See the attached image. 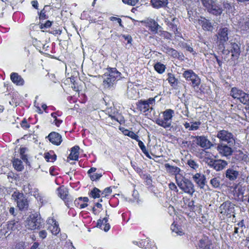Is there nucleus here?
Here are the masks:
<instances>
[{
    "instance_id": "42",
    "label": "nucleus",
    "mask_w": 249,
    "mask_h": 249,
    "mask_svg": "<svg viewBox=\"0 0 249 249\" xmlns=\"http://www.w3.org/2000/svg\"><path fill=\"white\" fill-rule=\"evenodd\" d=\"M206 161L210 166L213 167L214 169L218 171V160H213L208 157Z\"/></svg>"
},
{
    "instance_id": "4",
    "label": "nucleus",
    "mask_w": 249,
    "mask_h": 249,
    "mask_svg": "<svg viewBox=\"0 0 249 249\" xmlns=\"http://www.w3.org/2000/svg\"><path fill=\"white\" fill-rule=\"evenodd\" d=\"M162 118L159 117L155 120V123L158 125L168 128L171 127L172 120L174 115V111L172 109H167L161 113Z\"/></svg>"
},
{
    "instance_id": "40",
    "label": "nucleus",
    "mask_w": 249,
    "mask_h": 249,
    "mask_svg": "<svg viewBox=\"0 0 249 249\" xmlns=\"http://www.w3.org/2000/svg\"><path fill=\"white\" fill-rule=\"evenodd\" d=\"M231 55L233 57H237L240 54V48L238 45L236 43L231 44Z\"/></svg>"
},
{
    "instance_id": "25",
    "label": "nucleus",
    "mask_w": 249,
    "mask_h": 249,
    "mask_svg": "<svg viewBox=\"0 0 249 249\" xmlns=\"http://www.w3.org/2000/svg\"><path fill=\"white\" fill-rule=\"evenodd\" d=\"M152 6L156 9L165 8L168 4V0H150Z\"/></svg>"
},
{
    "instance_id": "43",
    "label": "nucleus",
    "mask_w": 249,
    "mask_h": 249,
    "mask_svg": "<svg viewBox=\"0 0 249 249\" xmlns=\"http://www.w3.org/2000/svg\"><path fill=\"white\" fill-rule=\"evenodd\" d=\"M160 36L163 37L164 39H171L172 37V34L166 31L160 30L157 33Z\"/></svg>"
},
{
    "instance_id": "13",
    "label": "nucleus",
    "mask_w": 249,
    "mask_h": 249,
    "mask_svg": "<svg viewBox=\"0 0 249 249\" xmlns=\"http://www.w3.org/2000/svg\"><path fill=\"white\" fill-rule=\"evenodd\" d=\"M47 224L48 225V230H49L53 235H56L60 229L59 227L58 222L53 217H50L47 220Z\"/></svg>"
},
{
    "instance_id": "8",
    "label": "nucleus",
    "mask_w": 249,
    "mask_h": 249,
    "mask_svg": "<svg viewBox=\"0 0 249 249\" xmlns=\"http://www.w3.org/2000/svg\"><path fill=\"white\" fill-rule=\"evenodd\" d=\"M231 95L234 99H237L243 104H249V94L242 90L233 88L231 91Z\"/></svg>"
},
{
    "instance_id": "53",
    "label": "nucleus",
    "mask_w": 249,
    "mask_h": 249,
    "mask_svg": "<svg viewBox=\"0 0 249 249\" xmlns=\"http://www.w3.org/2000/svg\"><path fill=\"white\" fill-rule=\"evenodd\" d=\"M52 21L48 20L44 23L39 24V27L41 29L49 28L52 26Z\"/></svg>"
},
{
    "instance_id": "21",
    "label": "nucleus",
    "mask_w": 249,
    "mask_h": 249,
    "mask_svg": "<svg viewBox=\"0 0 249 249\" xmlns=\"http://www.w3.org/2000/svg\"><path fill=\"white\" fill-rule=\"evenodd\" d=\"M89 201L88 197H79L74 200V204L75 207L82 209L88 206Z\"/></svg>"
},
{
    "instance_id": "63",
    "label": "nucleus",
    "mask_w": 249,
    "mask_h": 249,
    "mask_svg": "<svg viewBox=\"0 0 249 249\" xmlns=\"http://www.w3.org/2000/svg\"><path fill=\"white\" fill-rule=\"evenodd\" d=\"M210 183L213 188L218 187V180L216 178H212L210 181Z\"/></svg>"
},
{
    "instance_id": "24",
    "label": "nucleus",
    "mask_w": 249,
    "mask_h": 249,
    "mask_svg": "<svg viewBox=\"0 0 249 249\" xmlns=\"http://www.w3.org/2000/svg\"><path fill=\"white\" fill-rule=\"evenodd\" d=\"M231 146V145H230L229 144L227 145L223 143H221L220 145L219 144V152L226 157L231 155L232 152Z\"/></svg>"
},
{
    "instance_id": "31",
    "label": "nucleus",
    "mask_w": 249,
    "mask_h": 249,
    "mask_svg": "<svg viewBox=\"0 0 249 249\" xmlns=\"http://www.w3.org/2000/svg\"><path fill=\"white\" fill-rule=\"evenodd\" d=\"M19 225L18 221L12 220L7 222V229L9 231H15L18 230Z\"/></svg>"
},
{
    "instance_id": "5",
    "label": "nucleus",
    "mask_w": 249,
    "mask_h": 249,
    "mask_svg": "<svg viewBox=\"0 0 249 249\" xmlns=\"http://www.w3.org/2000/svg\"><path fill=\"white\" fill-rule=\"evenodd\" d=\"M176 183L180 190L190 196H192L195 192L194 184L190 180L185 178L184 177H182Z\"/></svg>"
},
{
    "instance_id": "2",
    "label": "nucleus",
    "mask_w": 249,
    "mask_h": 249,
    "mask_svg": "<svg viewBox=\"0 0 249 249\" xmlns=\"http://www.w3.org/2000/svg\"><path fill=\"white\" fill-rule=\"evenodd\" d=\"M44 222L40 215L36 213L30 214L26 220V226L30 230H40L44 228Z\"/></svg>"
},
{
    "instance_id": "11",
    "label": "nucleus",
    "mask_w": 249,
    "mask_h": 249,
    "mask_svg": "<svg viewBox=\"0 0 249 249\" xmlns=\"http://www.w3.org/2000/svg\"><path fill=\"white\" fill-rule=\"evenodd\" d=\"M198 247V249H216V245L208 237L204 236L199 240Z\"/></svg>"
},
{
    "instance_id": "55",
    "label": "nucleus",
    "mask_w": 249,
    "mask_h": 249,
    "mask_svg": "<svg viewBox=\"0 0 249 249\" xmlns=\"http://www.w3.org/2000/svg\"><path fill=\"white\" fill-rule=\"evenodd\" d=\"M122 1L124 4L134 6L138 2L139 0H122Z\"/></svg>"
},
{
    "instance_id": "37",
    "label": "nucleus",
    "mask_w": 249,
    "mask_h": 249,
    "mask_svg": "<svg viewBox=\"0 0 249 249\" xmlns=\"http://www.w3.org/2000/svg\"><path fill=\"white\" fill-rule=\"evenodd\" d=\"M179 112L186 117L189 116V111L188 107L186 105H177Z\"/></svg>"
},
{
    "instance_id": "33",
    "label": "nucleus",
    "mask_w": 249,
    "mask_h": 249,
    "mask_svg": "<svg viewBox=\"0 0 249 249\" xmlns=\"http://www.w3.org/2000/svg\"><path fill=\"white\" fill-rule=\"evenodd\" d=\"M89 197L94 199L99 198L101 196V191L96 187H94L90 192L89 193Z\"/></svg>"
},
{
    "instance_id": "54",
    "label": "nucleus",
    "mask_w": 249,
    "mask_h": 249,
    "mask_svg": "<svg viewBox=\"0 0 249 249\" xmlns=\"http://www.w3.org/2000/svg\"><path fill=\"white\" fill-rule=\"evenodd\" d=\"M188 165L192 168L196 169L198 167V164L193 160H189L187 161Z\"/></svg>"
},
{
    "instance_id": "41",
    "label": "nucleus",
    "mask_w": 249,
    "mask_h": 249,
    "mask_svg": "<svg viewBox=\"0 0 249 249\" xmlns=\"http://www.w3.org/2000/svg\"><path fill=\"white\" fill-rule=\"evenodd\" d=\"M167 80L172 86L177 85L178 79L175 77L173 73H168L167 74Z\"/></svg>"
},
{
    "instance_id": "28",
    "label": "nucleus",
    "mask_w": 249,
    "mask_h": 249,
    "mask_svg": "<svg viewBox=\"0 0 249 249\" xmlns=\"http://www.w3.org/2000/svg\"><path fill=\"white\" fill-rule=\"evenodd\" d=\"M166 53L174 58L180 59L183 56L182 53H180L175 49L170 47L166 48Z\"/></svg>"
},
{
    "instance_id": "64",
    "label": "nucleus",
    "mask_w": 249,
    "mask_h": 249,
    "mask_svg": "<svg viewBox=\"0 0 249 249\" xmlns=\"http://www.w3.org/2000/svg\"><path fill=\"white\" fill-rule=\"evenodd\" d=\"M38 234L40 238L44 239L47 237V232L45 230H41L38 232Z\"/></svg>"
},
{
    "instance_id": "12",
    "label": "nucleus",
    "mask_w": 249,
    "mask_h": 249,
    "mask_svg": "<svg viewBox=\"0 0 249 249\" xmlns=\"http://www.w3.org/2000/svg\"><path fill=\"white\" fill-rule=\"evenodd\" d=\"M219 139L222 142H227L230 145H232L234 142L232 133L226 130H221L219 132Z\"/></svg>"
},
{
    "instance_id": "34",
    "label": "nucleus",
    "mask_w": 249,
    "mask_h": 249,
    "mask_svg": "<svg viewBox=\"0 0 249 249\" xmlns=\"http://www.w3.org/2000/svg\"><path fill=\"white\" fill-rule=\"evenodd\" d=\"M57 156L53 151H50L44 154V158L48 162H54L56 160Z\"/></svg>"
},
{
    "instance_id": "44",
    "label": "nucleus",
    "mask_w": 249,
    "mask_h": 249,
    "mask_svg": "<svg viewBox=\"0 0 249 249\" xmlns=\"http://www.w3.org/2000/svg\"><path fill=\"white\" fill-rule=\"evenodd\" d=\"M175 21L178 22V20L177 18L174 17L172 18V22H169L167 23V25L170 27L173 32L174 31H177L178 25L175 23Z\"/></svg>"
},
{
    "instance_id": "27",
    "label": "nucleus",
    "mask_w": 249,
    "mask_h": 249,
    "mask_svg": "<svg viewBox=\"0 0 249 249\" xmlns=\"http://www.w3.org/2000/svg\"><path fill=\"white\" fill-rule=\"evenodd\" d=\"M97 170V168L95 167H91L88 171V174L89 175V176L91 179V181H97L99 180L103 176L102 173H95L93 174H91L92 173L95 172Z\"/></svg>"
},
{
    "instance_id": "39",
    "label": "nucleus",
    "mask_w": 249,
    "mask_h": 249,
    "mask_svg": "<svg viewBox=\"0 0 249 249\" xmlns=\"http://www.w3.org/2000/svg\"><path fill=\"white\" fill-rule=\"evenodd\" d=\"M155 70L159 73L162 74L165 70V66L160 62H157L154 66Z\"/></svg>"
},
{
    "instance_id": "22",
    "label": "nucleus",
    "mask_w": 249,
    "mask_h": 249,
    "mask_svg": "<svg viewBox=\"0 0 249 249\" xmlns=\"http://www.w3.org/2000/svg\"><path fill=\"white\" fill-rule=\"evenodd\" d=\"M10 79L17 86H22L24 84L23 78L17 72H12L10 74Z\"/></svg>"
},
{
    "instance_id": "19",
    "label": "nucleus",
    "mask_w": 249,
    "mask_h": 249,
    "mask_svg": "<svg viewBox=\"0 0 249 249\" xmlns=\"http://www.w3.org/2000/svg\"><path fill=\"white\" fill-rule=\"evenodd\" d=\"M145 23L146 27L148 28L150 32L154 34H157L159 29L161 28L159 24L155 20L152 19L145 22Z\"/></svg>"
},
{
    "instance_id": "3",
    "label": "nucleus",
    "mask_w": 249,
    "mask_h": 249,
    "mask_svg": "<svg viewBox=\"0 0 249 249\" xmlns=\"http://www.w3.org/2000/svg\"><path fill=\"white\" fill-rule=\"evenodd\" d=\"M156 97H150L147 100H139L136 103V109L141 113L145 115L150 113L156 103Z\"/></svg>"
},
{
    "instance_id": "45",
    "label": "nucleus",
    "mask_w": 249,
    "mask_h": 249,
    "mask_svg": "<svg viewBox=\"0 0 249 249\" xmlns=\"http://www.w3.org/2000/svg\"><path fill=\"white\" fill-rule=\"evenodd\" d=\"M22 189L26 194L32 195V191L34 188L31 184L27 183L23 185Z\"/></svg>"
},
{
    "instance_id": "35",
    "label": "nucleus",
    "mask_w": 249,
    "mask_h": 249,
    "mask_svg": "<svg viewBox=\"0 0 249 249\" xmlns=\"http://www.w3.org/2000/svg\"><path fill=\"white\" fill-rule=\"evenodd\" d=\"M48 7V5H46L44 6V8L41 10L37 12L38 18L40 20H45L48 18L49 16L47 14L46 10V8Z\"/></svg>"
},
{
    "instance_id": "15",
    "label": "nucleus",
    "mask_w": 249,
    "mask_h": 249,
    "mask_svg": "<svg viewBox=\"0 0 249 249\" xmlns=\"http://www.w3.org/2000/svg\"><path fill=\"white\" fill-rule=\"evenodd\" d=\"M164 166L168 173L175 176L176 182L178 181L180 178L183 177L180 174L181 169L179 167L176 166L171 165L169 163H165Z\"/></svg>"
},
{
    "instance_id": "9",
    "label": "nucleus",
    "mask_w": 249,
    "mask_h": 249,
    "mask_svg": "<svg viewBox=\"0 0 249 249\" xmlns=\"http://www.w3.org/2000/svg\"><path fill=\"white\" fill-rule=\"evenodd\" d=\"M228 29L227 27H224L220 29V32L219 33V50L222 49L224 53H227V52L229 53V51L226 50V45H228L227 41L228 39Z\"/></svg>"
},
{
    "instance_id": "57",
    "label": "nucleus",
    "mask_w": 249,
    "mask_h": 249,
    "mask_svg": "<svg viewBox=\"0 0 249 249\" xmlns=\"http://www.w3.org/2000/svg\"><path fill=\"white\" fill-rule=\"evenodd\" d=\"M169 188L170 190L173 191L176 193H178V189L176 185L174 182H170L168 184Z\"/></svg>"
},
{
    "instance_id": "49",
    "label": "nucleus",
    "mask_w": 249,
    "mask_h": 249,
    "mask_svg": "<svg viewBox=\"0 0 249 249\" xmlns=\"http://www.w3.org/2000/svg\"><path fill=\"white\" fill-rule=\"evenodd\" d=\"M52 117L53 119V121L52 122V124H54L57 127H59L63 123V120L56 116H53Z\"/></svg>"
},
{
    "instance_id": "18",
    "label": "nucleus",
    "mask_w": 249,
    "mask_h": 249,
    "mask_svg": "<svg viewBox=\"0 0 249 249\" xmlns=\"http://www.w3.org/2000/svg\"><path fill=\"white\" fill-rule=\"evenodd\" d=\"M193 179L196 183L201 189H203L205 183H206V179L205 176L200 173H196L193 176Z\"/></svg>"
},
{
    "instance_id": "1",
    "label": "nucleus",
    "mask_w": 249,
    "mask_h": 249,
    "mask_svg": "<svg viewBox=\"0 0 249 249\" xmlns=\"http://www.w3.org/2000/svg\"><path fill=\"white\" fill-rule=\"evenodd\" d=\"M107 72L104 74V79L103 85L105 88H109L113 86L116 79L120 76V72L116 68H107Z\"/></svg>"
},
{
    "instance_id": "38",
    "label": "nucleus",
    "mask_w": 249,
    "mask_h": 249,
    "mask_svg": "<svg viewBox=\"0 0 249 249\" xmlns=\"http://www.w3.org/2000/svg\"><path fill=\"white\" fill-rule=\"evenodd\" d=\"M137 142H138V145L140 147V149L143 152V153L149 159H151L152 157L150 155L147 149H146L145 145L143 142L141 141L140 139L138 140Z\"/></svg>"
},
{
    "instance_id": "6",
    "label": "nucleus",
    "mask_w": 249,
    "mask_h": 249,
    "mask_svg": "<svg viewBox=\"0 0 249 249\" xmlns=\"http://www.w3.org/2000/svg\"><path fill=\"white\" fill-rule=\"evenodd\" d=\"M16 202L17 207L20 211L27 210L29 208V201L25 195L18 191H15L12 195Z\"/></svg>"
},
{
    "instance_id": "61",
    "label": "nucleus",
    "mask_w": 249,
    "mask_h": 249,
    "mask_svg": "<svg viewBox=\"0 0 249 249\" xmlns=\"http://www.w3.org/2000/svg\"><path fill=\"white\" fill-rule=\"evenodd\" d=\"M131 165L133 169L137 172V173H141L142 171L141 167H140L138 164L136 162H131Z\"/></svg>"
},
{
    "instance_id": "51",
    "label": "nucleus",
    "mask_w": 249,
    "mask_h": 249,
    "mask_svg": "<svg viewBox=\"0 0 249 249\" xmlns=\"http://www.w3.org/2000/svg\"><path fill=\"white\" fill-rule=\"evenodd\" d=\"M119 37H122L124 39V40L127 41L126 44H131L132 43V38L129 35H125L121 34L119 36Z\"/></svg>"
},
{
    "instance_id": "48",
    "label": "nucleus",
    "mask_w": 249,
    "mask_h": 249,
    "mask_svg": "<svg viewBox=\"0 0 249 249\" xmlns=\"http://www.w3.org/2000/svg\"><path fill=\"white\" fill-rule=\"evenodd\" d=\"M21 127L24 130H27L30 127V124L27 122L26 118H23L20 123Z\"/></svg>"
},
{
    "instance_id": "14",
    "label": "nucleus",
    "mask_w": 249,
    "mask_h": 249,
    "mask_svg": "<svg viewBox=\"0 0 249 249\" xmlns=\"http://www.w3.org/2000/svg\"><path fill=\"white\" fill-rule=\"evenodd\" d=\"M203 5L207 9L209 13L213 15L218 14L217 6L215 1L213 0H201Z\"/></svg>"
},
{
    "instance_id": "47",
    "label": "nucleus",
    "mask_w": 249,
    "mask_h": 249,
    "mask_svg": "<svg viewBox=\"0 0 249 249\" xmlns=\"http://www.w3.org/2000/svg\"><path fill=\"white\" fill-rule=\"evenodd\" d=\"M112 193V189L111 187L106 188L102 192H101V196L102 197H106L109 196Z\"/></svg>"
},
{
    "instance_id": "17",
    "label": "nucleus",
    "mask_w": 249,
    "mask_h": 249,
    "mask_svg": "<svg viewBox=\"0 0 249 249\" xmlns=\"http://www.w3.org/2000/svg\"><path fill=\"white\" fill-rule=\"evenodd\" d=\"M196 140L197 144L205 149L210 148L212 145L211 142L205 136H197L196 137Z\"/></svg>"
},
{
    "instance_id": "59",
    "label": "nucleus",
    "mask_w": 249,
    "mask_h": 249,
    "mask_svg": "<svg viewBox=\"0 0 249 249\" xmlns=\"http://www.w3.org/2000/svg\"><path fill=\"white\" fill-rule=\"evenodd\" d=\"M109 117L111 118L112 120H115L120 124H123L124 123V119L123 117H121L120 120H119L117 118H116L115 116L110 115Z\"/></svg>"
},
{
    "instance_id": "56",
    "label": "nucleus",
    "mask_w": 249,
    "mask_h": 249,
    "mask_svg": "<svg viewBox=\"0 0 249 249\" xmlns=\"http://www.w3.org/2000/svg\"><path fill=\"white\" fill-rule=\"evenodd\" d=\"M227 165L228 163L226 161L222 160H219V170L223 169Z\"/></svg>"
},
{
    "instance_id": "7",
    "label": "nucleus",
    "mask_w": 249,
    "mask_h": 249,
    "mask_svg": "<svg viewBox=\"0 0 249 249\" xmlns=\"http://www.w3.org/2000/svg\"><path fill=\"white\" fill-rule=\"evenodd\" d=\"M56 191L58 196L64 201L66 206L69 208L70 204L73 201V198L69 195L68 188L64 185H61L57 188Z\"/></svg>"
},
{
    "instance_id": "29",
    "label": "nucleus",
    "mask_w": 249,
    "mask_h": 249,
    "mask_svg": "<svg viewBox=\"0 0 249 249\" xmlns=\"http://www.w3.org/2000/svg\"><path fill=\"white\" fill-rule=\"evenodd\" d=\"M12 165L14 169L18 172L22 171L24 169V165L21 160L18 158L13 159Z\"/></svg>"
},
{
    "instance_id": "52",
    "label": "nucleus",
    "mask_w": 249,
    "mask_h": 249,
    "mask_svg": "<svg viewBox=\"0 0 249 249\" xmlns=\"http://www.w3.org/2000/svg\"><path fill=\"white\" fill-rule=\"evenodd\" d=\"M192 124L190 126V131H194L198 129L201 123L199 121L191 122Z\"/></svg>"
},
{
    "instance_id": "16",
    "label": "nucleus",
    "mask_w": 249,
    "mask_h": 249,
    "mask_svg": "<svg viewBox=\"0 0 249 249\" xmlns=\"http://www.w3.org/2000/svg\"><path fill=\"white\" fill-rule=\"evenodd\" d=\"M49 142L53 145L59 146L62 142L61 135L55 131L51 132L46 137Z\"/></svg>"
},
{
    "instance_id": "23",
    "label": "nucleus",
    "mask_w": 249,
    "mask_h": 249,
    "mask_svg": "<svg viewBox=\"0 0 249 249\" xmlns=\"http://www.w3.org/2000/svg\"><path fill=\"white\" fill-rule=\"evenodd\" d=\"M107 222L108 218L107 217H104L103 219H99L97 222L96 227L107 232L110 228V226Z\"/></svg>"
},
{
    "instance_id": "46",
    "label": "nucleus",
    "mask_w": 249,
    "mask_h": 249,
    "mask_svg": "<svg viewBox=\"0 0 249 249\" xmlns=\"http://www.w3.org/2000/svg\"><path fill=\"white\" fill-rule=\"evenodd\" d=\"M70 81L71 83V88L72 89L76 91H77L79 90V86L78 85V84L76 82V77L71 76L70 78Z\"/></svg>"
},
{
    "instance_id": "50",
    "label": "nucleus",
    "mask_w": 249,
    "mask_h": 249,
    "mask_svg": "<svg viewBox=\"0 0 249 249\" xmlns=\"http://www.w3.org/2000/svg\"><path fill=\"white\" fill-rule=\"evenodd\" d=\"M172 230L178 233L179 235H182L184 233L182 231H180L178 229V226L177 224L173 223L171 225Z\"/></svg>"
},
{
    "instance_id": "32",
    "label": "nucleus",
    "mask_w": 249,
    "mask_h": 249,
    "mask_svg": "<svg viewBox=\"0 0 249 249\" xmlns=\"http://www.w3.org/2000/svg\"><path fill=\"white\" fill-rule=\"evenodd\" d=\"M28 151V149L27 147H20L19 151L20 158L23 161H24L26 163L29 162L28 155L27 153Z\"/></svg>"
},
{
    "instance_id": "60",
    "label": "nucleus",
    "mask_w": 249,
    "mask_h": 249,
    "mask_svg": "<svg viewBox=\"0 0 249 249\" xmlns=\"http://www.w3.org/2000/svg\"><path fill=\"white\" fill-rule=\"evenodd\" d=\"M109 19L112 21H117L119 24L120 26L123 27L122 23V19L120 18L115 17H111L109 18Z\"/></svg>"
},
{
    "instance_id": "30",
    "label": "nucleus",
    "mask_w": 249,
    "mask_h": 249,
    "mask_svg": "<svg viewBox=\"0 0 249 249\" xmlns=\"http://www.w3.org/2000/svg\"><path fill=\"white\" fill-rule=\"evenodd\" d=\"M239 175L238 171L232 169H228L226 172V177L230 180H235Z\"/></svg>"
},
{
    "instance_id": "36",
    "label": "nucleus",
    "mask_w": 249,
    "mask_h": 249,
    "mask_svg": "<svg viewBox=\"0 0 249 249\" xmlns=\"http://www.w3.org/2000/svg\"><path fill=\"white\" fill-rule=\"evenodd\" d=\"M206 149H199L196 152V156L201 159L206 160L210 156V153Z\"/></svg>"
},
{
    "instance_id": "20",
    "label": "nucleus",
    "mask_w": 249,
    "mask_h": 249,
    "mask_svg": "<svg viewBox=\"0 0 249 249\" xmlns=\"http://www.w3.org/2000/svg\"><path fill=\"white\" fill-rule=\"evenodd\" d=\"M198 23L204 31H212L213 29L212 23L204 17H201L198 20Z\"/></svg>"
},
{
    "instance_id": "58",
    "label": "nucleus",
    "mask_w": 249,
    "mask_h": 249,
    "mask_svg": "<svg viewBox=\"0 0 249 249\" xmlns=\"http://www.w3.org/2000/svg\"><path fill=\"white\" fill-rule=\"evenodd\" d=\"M182 47L186 50V51L192 53L194 51L193 48L189 45L187 44L186 43H182Z\"/></svg>"
},
{
    "instance_id": "62",
    "label": "nucleus",
    "mask_w": 249,
    "mask_h": 249,
    "mask_svg": "<svg viewBox=\"0 0 249 249\" xmlns=\"http://www.w3.org/2000/svg\"><path fill=\"white\" fill-rule=\"evenodd\" d=\"M144 180L147 185L151 186L152 185V180L150 175H146Z\"/></svg>"
},
{
    "instance_id": "10",
    "label": "nucleus",
    "mask_w": 249,
    "mask_h": 249,
    "mask_svg": "<svg viewBox=\"0 0 249 249\" xmlns=\"http://www.w3.org/2000/svg\"><path fill=\"white\" fill-rule=\"evenodd\" d=\"M183 75L187 81H191L193 87H197L200 84V79L198 76L193 71L189 70L185 71Z\"/></svg>"
},
{
    "instance_id": "26",
    "label": "nucleus",
    "mask_w": 249,
    "mask_h": 249,
    "mask_svg": "<svg viewBox=\"0 0 249 249\" xmlns=\"http://www.w3.org/2000/svg\"><path fill=\"white\" fill-rule=\"evenodd\" d=\"M79 146L75 145L71 148L70 154H69L68 159L72 160H77L79 155Z\"/></svg>"
}]
</instances>
